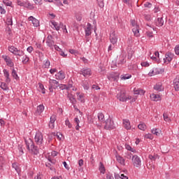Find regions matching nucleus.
Segmentation results:
<instances>
[{"mask_svg": "<svg viewBox=\"0 0 179 179\" xmlns=\"http://www.w3.org/2000/svg\"><path fill=\"white\" fill-rule=\"evenodd\" d=\"M25 144L27 145V149H28V150H31L34 155H37L40 153L38 147L34 145V143L31 138L25 140Z\"/></svg>", "mask_w": 179, "mask_h": 179, "instance_id": "1", "label": "nucleus"}, {"mask_svg": "<svg viewBox=\"0 0 179 179\" xmlns=\"http://www.w3.org/2000/svg\"><path fill=\"white\" fill-rule=\"evenodd\" d=\"M127 62V53L122 52L121 55L117 57L116 63L118 68H121L124 64Z\"/></svg>", "mask_w": 179, "mask_h": 179, "instance_id": "2", "label": "nucleus"}, {"mask_svg": "<svg viewBox=\"0 0 179 179\" xmlns=\"http://www.w3.org/2000/svg\"><path fill=\"white\" fill-rule=\"evenodd\" d=\"M131 162L133 163V166H134V167H137L138 169L142 166V161L141 160V157H139L138 155L132 156Z\"/></svg>", "mask_w": 179, "mask_h": 179, "instance_id": "3", "label": "nucleus"}, {"mask_svg": "<svg viewBox=\"0 0 179 179\" xmlns=\"http://www.w3.org/2000/svg\"><path fill=\"white\" fill-rule=\"evenodd\" d=\"M125 90H122L119 92V93L117 94V98L120 101H127V100H129L131 98L130 97H127V95Z\"/></svg>", "mask_w": 179, "mask_h": 179, "instance_id": "4", "label": "nucleus"}, {"mask_svg": "<svg viewBox=\"0 0 179 179\" xmlns=\"http://www.w3.org/2000/svg\"><path fill=\"white\" fill-rule=\"evenodd\" d=\"M131 24L132 26V31L136 37H139L141 34H139V26L136 24L135 20H131Z\"/></svg>", "mask_w": 179, "mask_h": 179, "instance_id": "5", "label": "nucleus"}, {"mask_svg": "<svg viewBox=\"0 0 179 179\" xmlns=\"http://www.w3.org/2000/svg\"><path fill=\"white\" fill-rule=\"evenodd\" d=\"M110 41L111 44H113V45L117 44V41H118V37L117 36V33H115V31H113L110 33Z\"/></svg>", "mask_w": 179, "mask_h": 179, "instance_id": "6", "label": "nucleus"}, {"mask_svg": "<svg viewBox=\"0 0 179 179\" xmlns=\"http://www.w3.org/2000/svg\"><path fill=\"white\" fill-rule=\"evenodd\" d=\"M173 58H174V54L171 52H168L165 54V58H164V62L166 64V62L170 63L173 61Z\"/></svg>", "mask_w": 179, "mask_h": 179, "instance_id": "7", "label": "nucleus"}, {"mask_svg": "<svg viewBox=\"0 0 179 179\" xmlns=\"http://www.w3.org/2000/svg\"><path fill=\"white\" fill-rule=\"evenodd\" d=\"M105 129H114V122L111 119H108L105 122Z\"/></svg>", "mask_w": 179, "mask_h": 179, "instance_id": "8", "label": "nucleus"}, {"mask_svg": "<svg viewBox=\"0 0 179 179\" xmlns=\"http://www.w3.org/2000/svg\"><path fill=\"white\" fill-rule=\"evenodd\" d=\"M43 134L38 132L35 136V142L37 145H41L43 143Z\"/></svg>", "mask_w": 179, "mask_h": 179, "instance_id": "9", "label": "nucleus"}, {"mask_svg": "<svg viewBox=\"0 0 179 179\" xmlns=\"http://www.w3.org/2000/svg\"><path fill=\"white\" fill-rule=\"evenodd\" d=\"M8 51H10V52H12L15 55H19V57L22 55H20V52H22L20 50L17 49V48H15V46L13 45L8 46Z\"/></svg>", "mask_w": 179, "mask_h": 179, "instance_id": "10", "label": "nucleus"}, {"mask_svg": "<svg viewBox=\"0 0 179 179\" xmlns=\"http://www.w3.org/2000/svg\"><path fill=\"white\" fill-rule=\"evenodd\" d=\"M127 58L128 59H131L134 54H135V50L134 49V47L129 45L127 46Z\"/></svg>", "mask_w": 179, "mask_h": 179, "instance_id": "11", "label": "nucleus"}, {"mask_svg": "<svg viewBox=\"0 0 179 179\" xmlns=\"http://www.w3.org/2000/svg\"><path fill=\"white\" fill-rule=\"evenodd\" d=\"M1 58H3V59H4L5 62L6 63V65H8V66H13V62H12V59H10V57L8 55H2Z\"/></svg>", "mask_w": 179, "mask_h": 179, "instance_id": "12", "label": "nucleus"}, {"mask_svg": "<svg viewBox=\"0 0 179 179\" xmlns=\"http://www.w3.org/2000/svg\"><path fill=\"white\" fill-rule=\"evenodd\" d=\"M80 75H83L85 78H88L92 75V70L90 69H82L80 71Z\"/></svg>", "mask_w": 179, "mask_h": 179, "instance_id": "13", "label": "nucleus"}, {"mask_svg": "<svg viewBox=\"0 0 179 179\" xmlns=\"http://www.w3.org/2000/svg\"><path fill=\"white\" fill-rule=\"evenodd\" d=\"M28 20L29 22H31V23H32L34 27H38V26H40V21H38V20L36 19L34 17L30 16L29 17Z\"/></svg>", "mask_w": 179, "mask_h": 179, "instance_id": "14", "label": "nucleus"}, {"mask_svg": "<svg viewBox=\"0 0 179 179\" xmlns=\"http://www.w3.org/2000/svg\"><path fill=\"white\" fill-rule=\"evenodd\" d=\"M51 26L52 29H55L58 31L62 26H63V24L62 22L58 23L55 21H51Z\"/></svg>", "mask_w": 179, "mask_h": 179, "instance_id": "15", "label": "nucleus"}, {"mask_svg": "<svg viewBox=\"0 0 179 179\" xmlns=\"http://www.w3.org/2000/svg\"><path fill=\"white\" fill-rule=\"evenodd\" d=\"M55 121H57V115H52L50 117V121L49 122V128H50L51 129H54V128L55 127V126L54 125Z\"/></svg>", "mask_w": 179, "mask_h": 179, "instance_id": "16", "label": "nucleus"}, {"mask_svg": "<svg viewBox=\"0 0 179 179\" xmlns=\"http://www.w3.org/2000/svg\"><path fill=\"white\" fill-rule=\"evenodd\" d=\"M55 76L56 79H59V80H64V79H65V73L60 71L55 75Z\"/></svg>", "mask_w": 179, "mask_h": 179, "instance_id": "17", "label": "nucleus"}, {"mask_svg": "<svg viewBox=\"0 0 179 179\" xmlns=\"http://www.w3.org/2000/svg\"><path fill=\"white\" fill-rule=\"evenodd\" d=\"M49 84L54 89H57V87H59V83H58V81H57L56 80L50 79Z\"/></svg>", "mask_w": 179, "mask_h": 179, "instance_id": "18", "label": "nucleus"}, {"mask_svg": "<svg viewBox=\"0 0 179 179\" xmlns=\"http://www.w3.org/2000/svg\"><path fill=\"white\" fill-rule=\"evenodd\" d=\"M173 86L175 88V90L176 92L179 91V76H177L176 78L173 80Z\"/></svg>", "mask_w": 179, "mask_h": 179, "instance_id": "19", "label": "nucleus"}, {"mask_svg": "<svg viewBox=\"0 0 179 179\" xmlns=\"http://www.w3.org/2000/svg\"><path fill=\"white\" fill-rule=\"evenodd\" d=\"M85 31L86 37L90 36V34H92V24L88 23L85 29Z\"/></svg>", "mask_w": 179, "mask_h": 179, "instance_id": "20", "label": "nucleus"}, {"mask_svg": "<svg viewBox=\"0 0 179 179\" xmlns=\"http://www.w3.org/2000/svg\"><path fill=\"white\" fill-rule=\"evenodd\" d=\"M3 75L6 78V83H10V75H9V71H8V70H6V69H4L3 71Z\"/></svg>", "mask_w": 179, "mask_h": 179, "instance_id": "21", "label": "nucleus"}, {"mask_svg": "<svg viewBox=\"0 0 179 179\" xmlns=\"http://www.w3.org/2000/svg\"><path fill=\"white\" fill-rule=\"evenodd\" d=\"M43 111H44V105L41 104L37 106L36 114H38V115H40V114H41V113H43Z\"/></svg>", "mask_w": 179, "mask_h": 179, "instance_id": "22", "label": "nucleus"}, {"mask_svg": "<svg viewBox=\"0 0 179 179\" xmlns=\"http://www.w3.org/2000/svg\"><path fill=\"white\" fill-rule=\"evenodd\" d=\"M123 124L125 129H131V122L129 120H123Z\"/></svg>", "mask_w": 179, "mask_h": 179, "instance_id": "23", "label": "nucleus"}, {"mask_svg": "<svg viewBox=\"0 0 179 179\" xmlns=\"http://www.w3.org/2000/svg\"><path fill=\"white\" fill-rule=\"evenodd\" d=\"M116 160L120 163V164H122V166H125V159L122 158V157L117 155Z\"/></svg>", "mask_w": 179, "mask_h": 179, "instance_id": "24", "label": "nucleus"}, {"mask_svg": "<svg viewBox=\"0 0 179 179\" xmlns=\"http://www.w3.org/2000/svg\"><path fill=\"white\" fill-rule=\"evenodd\" d=\"M68 99H69L71 103L72 104H76V98H75V96L72 94H68L67 95Z\"/></svg>", "mask_w": 179, "mask_h": 179, "instance_id": "25", "label": "nucleus"}, {"mask_svg": "<svg viewBox=\"0 0 179 179\" xmlns=\"http://www.w3.org/2000/svg\"><path fill=\"white\" fill-rule=\"evenodd\" d=\"M164 24V20H163V17H158L156 21V25L158 26V27H162Z\"/></svg>", "mask_w": 179, "mask_h": 179, "instance_id": "26", "label": "nucleus"}, {"mask_svg": "<svg viewBox=\"0 0 179 179\" xmlns=\"http://www.w3.org/2000/svg\"><path fill=\"white\" fill-rule=\"evenodd\" d=\"M150 99L152 101H159L160 100V95L152 94L150 95Z\"/></svg>", "mask_w": 179, "mask_h": 179, "instance_id": "27", "label": "nucleus"}, {"mask_svg": "<svg viewBox=\"0 0 179 179\" xmlns=\"http://www.w3.org/2000/svg\"><path fill=\"white\" fill-rule=\"evenodd\" d=\"M154 90L157 92H162L163 90V87L162 86V84L158 83L154 86Z\"/></svg>", "mask_w": 179, "mask_h": 179, "instance_id": "28", "label": "nucleus"}, {"mask_svg": "<svg viewBox=\"0 0 179 179\" xmlns=\"http://www.w3.org/2000/svg\"><path fill=\"white\" fill-rule=\"evenodd\" d=\"M6 23V24H8V26H12V24H13V21H12V16L10 15L7 16V20Z\"/></svg>", "mask_w": 179, "mask_h": 179, "instance_id": "29", "label": "nucleus"}, {"mask_svg": "<svg viewBox=\"0 0 179 179\" xmlns=\"http://www.w3.org/2000/svg\"><path fill=\"white\" fill-rule=\"evenodd\" d=\"M131 78H132V76L130 74H124L120 76L122 80H127V79H131Z\"/></svg>", "mask_w": 179, "mask_h": 179, "instance_id": "30", "label": "nucleus"}, {"mask_svg": "<svg viewBox=\"0 0 179 179\" xmlns=\"http://www.w3.org/2000/svg\"><path fill=\"white\" fill-rule=\"evenodd\" d=\"M138 129H141V131H145L146 129V128H148L146 127V124L143 122H141L138 125Z\"/></svg>", "mask_w": 179, "mask_h": 179, "instance_id": "31", "label": "nucleus"}, {"mask_svg": "<svg viewBox=\"0 0 179 179\" xmlns=\"http://www.w3.org/2000/svg\"><path fill=\"white\" fill-rule=\"evenodd\" d=\"M134 94H145L143 90L134 88Z\"/></svg>", "mask_w": 179, "mask_h": 179, "instance_id": "32", "label": "nucleus"}, {"mask_svg": "<svg viewBox=\"0 0 179 179\" xmlns=\"http://www.w3.org/2000/svg\"><path fill=\"white\" fill-rule=\"evenodd\" d=\"M4 164H5V159H3V157H0V170H3Z\"/></svg>", "mask_w": 179, "mask_h": 179, "instance_id": "33", "label": "nucleus"}, {"mask_svg": "<svg viewBox=\"0 0 179 179\" xmlns=\"http://www.w3.org/2000/svg\"><path fill=\"white\" fill-rule=\"evenodd\" d=\"M128 69H129V71H136L138 66L136 64H130L128 66Z\"/></svg>", "mask_w": 179, "mask_h": 179, "instance_id": "34", "label": "nucleus"}, {"mask_svg": "<svg viewBox=\"0 0 179 179\" xmlns=\"http://www.w3.org/2000/svg\"><path fill=\"white\" fill-rule=\"evenodd\" d=\"M98 120L100 122H104V115L103 113H98Z\"/></svg>", "mask_w": 179, "mask_h": 179, "instance_id": "35", "label": "nucleus"}, {"mask_svg": "<svg viewBox=\"0 0 179 179\" xmlns=\"http://www.w3.org/2000/svg\"><path fill=\"white\" fill-rule=\"evenodd\" d=\"M78 94V100L81 101V103H85V99H83V94H80V92L77 93Z\"/></svg>", "mask_w": 179, "mask_h": 179, "instance_id": "36", "label": "nucleus"}, {"mask_svg": "<svg viewBox=\"0 0 179 179\" xmlns=\"http://www.w3.org/2000/svg\"><path fill=\"white\" fill-rule=\"evenodd\" d=\"M159 72L157 71V69H154L152 71H150L148 75L149 76H153L155 75H157Z\"/></svg>", "mask_w": 179, "mask_h": 179, "instance_id": "37", "label": "nucleus"}, {"mask_svg": "<svg viewBox=\"0 0 179 179\" xmlns=\"http://www.w3.org/2000/svg\"><path fill=\"white\" fill-rule=\"evenodd\" d=\"M11 75L13 78H14V79H19V76H17V73L16 72V70H15V69H13Z\"/></svg>", "mask_w": 179, "mask_h": 179, "instance_id": "38", "label": "nucleus"}, {"mask_svg": "<svg viewBox=\"0 0 179 179\" xmlns=\"http://www.w3.org/2000/svg\"><path fill=\"white\" fill-rule=\"evenodd\" d=\"M0 87L3 90H8V89H9V87H8V85L6 83H1Z\"/></svg>", "mask_w": 179, "mask_h": 179, "instance_id": "39", "label": "nucleus"}, {"mask_svg": "<svg viewBox=\"0 0 179 179\" xmlns=\"http://www.w3.org/2000/svg\"><path fill=\"white\" fill-rule=\"evenodd\" d=\"M108 80H110V82H114V80L117 79V77L113 74H110L109 76H108Z\"/></svg>", "mask_w": 179, "mask_h": 179, "instance_id": "40", "label": "nucleus"}, {"mask_svg": "<svg viewBox=\"0 0 179 179\" xmlns=\"http://www.w3.org/2000/svg\"><path fill=\"white\" fill-rule=\"evenodd\" d=\"M83 87L85 90H89V89H90V85L87 81H85L83 83Z\"/></svg>", "mask_w": 179, "mask_h": 179, "instance_id": "41", "label": "nucleus"}, {"mask_svg": "<svg viewBox=\"0 0 179 179\" xmlns=\"http://www.w3.org/2000/svg\"><path fill=\"white\" fill-rule=\"evenodd\" d=\"M0 13L1 15H5V13H6V10L3 8V4H0Z\"/></svg>", "mask_w": 179, "mask_h": 179, "instance_id": "42", "label": "nucleus"}, {"mask_svg": "<svg viewBox=\"0 0 179 179\" xmlns=\"http://www.w3.org/2000/svg\"><path fill=\"white\" fill-rule=\"evenodd\" d=\"M18 153L20 156H22V155H23V153H24L23 152V146L22 145H18Z\"/></svg>", "mask_w": 179, "mask_h": 179, "instance_id": "43", "label": "nucleus"}, {"mask_svg": "<svg viewBox=\"0 0 179 179\" xmlns=\"http://www.w3.org/2000/svg\"><path fill=\"white\" fill-rule=\"evenodd\" d=\"M3 3H4L6 6H12V1L9 0H3Z\"/></svg>", "mask_w": 179, "mask_h": 179, "instance_id": "44", "label": "nucleus"}, {"mask_svg": "<svg viewBox=\"0 0 179 179\" xmlns=\"http://www.w3.org/2000/svg\"><path fill=\"white\" fill-rule=\"evenodd\" d=\"M163 117L166 122H170L171 120H170V117H169V115H167V113H164Z\"/></svg>", "mask_w": 179, "mask_h": 179, "instance_id": "45", "label": "nucleus"}, {"mask_svg": "<svg viewBox=\"0 0 179 179\" xmlns=\"http://www.w3.org/2000/svg\"><path fill=\"white\" fill-rule=\"evenodd\" d=\"M50 65H51V62H50V60L49 59H46L45 62H44V66L45 68H50Z\"/></svg>", "mask_w": 179, "mask_h": 179, "instance_id": "46", "label": "nucleus"}, {"mask_svg": "<svg viewBox=\"0 0 179 179\" xmlns=\"http://www.w3.org/2000/svg\"><path fill=\"white\" fill-rule=\"evenodd\" d=\"M152 134L156 135L157 136H159V135H160V132H159V129H153L152 130Z\"/></svg>", "mask_w": 179, "mask_h": 179, "instance_id": "47", "label": "nucleus"}, {"mask_svg": "<svg viewBox=\"0 0 179 179\" xmlns=\"http://www.w3.org/2000/svg\"><path fill=\"white\" fill-rule=\"evenodd\" d=\"M98 2L99 6L101 8H104V0H96Z\"/></svg>", "mask_w": 179, "mask_h": 179, "instance_id": "48", "label": "nucleus"}, {"mask_svg": "<svg viewBox=\"0 0 179 179\" xmlns=\"http://www.w3.org/2000/svg\"><path fill=\"white\" fill-rule=\"evenodd\" d=\"M99 170H100L101 173H103V174H104V171H106V169H104V165L101 162H100Z\"/></svg>", "mask_w": 179, "mask_h": 179, "instance_id": "49", "label": "nucleus"}, {"mask_svg": "<svg viewBox=\"0 0 179 179\" xmlns=\"http://www.w3.org/2000/svg\"><path fill=\"white\" fill-rule=\"evenodd\" d=\"M132 156H133L132 153L127 152V153H126L125 158L128 159L129 160H131V159H132Z\"/></svg>", "mask_w": 179, "mask_h": 179, "instance_id": "50", "label": "nucleus"}, {"mask_svg": "<svg viewBox=\"0 0 179 179\" xmlns=\"http://www.w3.org/2000/svg\"><path fill=\"white\" fill-rule=\"evenodd\" d=\"M150 64L148 62H141V66H144L145 68H148V66H150Z\"/></svg>", "mask_w": 179, "mask_h": 179, "instance_id": "51", "label": "nucleus"}, {"mask_svg": "<svg viewBox=\"0 0 179 179\" xmlns=\"http://www.w3.org/2000/svg\"><path fill=\"white\" fill-rule=\"evenodd\" d=\"M48 45H52V41H51V36H48L46 41Z\"/></svg>", "mask_w": 179, "mask_h": 179, "instance_id": "52", "label": "nucleus"}, {"mask_svg": "<svg viewBox=\"0 0 179 179\" xmlns=\"http://www.w3.org/2000/svg\"><path fill=\"white\" fill-rule=\"evenodd\" d=\"M59 87L62 90H65V89H68V87L66 86V85H64V84H60V85L59 84Z\"/></svg>", "mask_w": 179, "mask_h": 179, "instance_id": "53", "label": "nucleus"}, {"mask_svg": "<svg viewBox=\"0 0 179 179\" xmlns=\"http://www.w3.org/2000/svg\"><path fill=\"white\" fill-rule=\"evenodd\" d=\"M69 52H70L71 54H73L74 55H78V54H79V52H78V50H73V49H71V50H69Z\"/></svg>", "mask_w": 179, "mask_h": 179, "instance_id": "54", "label": "nucleus"}, {"mask_svg": "<svg viewBox=\"0 0 179 179\" xmlns=\"http://www.w3.org/2000/svg\"><path fill=\"white\" fill-rule=\"evenodd\" d=\"M50 48H55V50H56L57 51H59V52H61V51H62V49H61L60 48H59V46H56V45H52V46H50Z\"/></svg>", "mask_w": 179, "mask_h": 179, "instance_id": "55", "label": "nucleus"}, {"mask_svg": "<svg viewBox=\"0 0 179 179\" xmlns=\"http://www.w3.org/2000/svg\"><path fill=\"white\" fill-rule=\"evenodd\" d=\"M13 169H15V170L17 172H19V166H17V164L13 163Z\"/></svg>", "mask_w": 179, "mask_h": 179, "instance_id": "56", "label": "nucleus"}, {"mask_svg": "<svg viewBox=\"0 0 179 179\" xmlns=\"http://www.w3.org/2000/svg\"><path fill=\"white\" fill-rule=\"evenodd\" d=\"M65 124L66 125L69 127V128H72V124H71V122H69V120H66L65 121Z\"/></svg>", "mask_w": 179, "mask_h": 179, "instance_id": "57", "label": "nucleus"}, {"mask_svg": "<svg viewBox=\"0 0 179 179\" xmlns=\"http://www.w3.org/2000/svg\"><path fill=\"white\" fill-rule=\"evenodd\" d=\"M145 139H153V136L150 134H146L145 136Z\"/></svg>", "mask_w": 179, "mask_h": 179, "instance_id": "58", "label": "nucleus"}, {"mask_svg": "<svg viewBox=\"0 0 179 179\" xmlns=\"http://www.w3.org/2000/svg\"><path fill=\"white\" fill-rule=\"evenodd\" d=\"M61 29L63 30V33H68V29H66V26L64 25L61 27Z\"/></svg>", "mask_w": 179, "mask_h": 179, "instance_id": "59", "label": "nucleus"}, {"mask_svg": "<svg viewBox=\"0 0 179 179\" xmlns=\"http://www.w3.org/2000/svg\"><path fill=\"white\" fill-rule=\"evenodd\" d=\"M76 17L78 22H80V20H82V15L80 14H76Z\"/></svg>", "mask_w": 179, "mask_h": 179, "instance_id": "60", "label": "nucleus"}, {"mask_svg": "<svg viewBox=\"0 0 179 179\" xmlns=\"http://www.w3.org/2000/svg\"><path fill=\"white\" fill-rule=\"evenodd\" d=\"M145 8H152V3H149V2H146L144 4Z\"/></svg>", "mask_w": 179, "mask_h": 179, "instance_id": "61", "label": "nucleus"}, {"mask_svg": "<svg viewBox=\"0 0 179 179\" xmlns=\"http://www.w3.org/2000/svg\"><path fill=\"white\" fill-rule=\"evenodd\" d=\"M92 89H94V90H100V87H99V85H93Z\"/></svg>", "mask_w": 179, "mask_h": 179, "instance_id": "62", "label": "nucleus"}, {"mask_svg": "<svg viewBox=\"0 0 179 179\" xmlns=\"http://www.w3.org/2000/svg\"><path fill=\"white\" fill-rule=\"evenodd\" d=\"M175 53L176 54V55H179V46H176L175 48Z\"/></svg>", "mask_w": 179, "mask_h": 179, "instance_id": "63", "label": "nucleus"}, {"mask_svg": "<svg viewBox=\"0 0 179 179\" xmlns=\"http://www.w3.org/2000/svg\"><path fill=\"white\" fill-rule=\"evenodd\" d=\"M106 179H114V176H113L111 174H108L106 176Z\"/></svg>", "mask_w": 179, "mask_h": 179, "instance_id": "64", "label": "nucleus"}]
</instances>
